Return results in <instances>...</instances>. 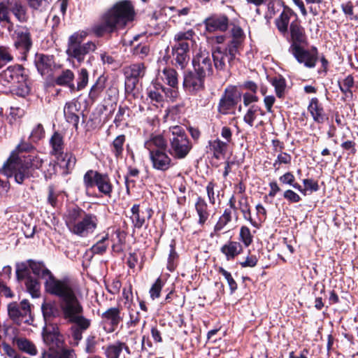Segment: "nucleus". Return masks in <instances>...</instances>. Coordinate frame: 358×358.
<instances>
[{
	"mask_svg": "<svg viewBox=\"0 0 358 358\" xmlns=\"http://www.w3.org/2000/svg\"><path fill=\"white\" fill-rule=\"evenodd\" d=\"M135 15L134 6L131 1H120L102 15L100 22L94 24L92 30L96 36L113 33L132 22Z\"/></svg>",
	"mask_w": 358,
	"mask_h": 358,
	"instance_id": "1",
	"label": "nucleus"
},
{
	"mask_svg": "<svg viewBox=\"0 0 358 358\" xmlns=\"http://www.w3.org/2000/svg\"><path fill=\"white\" fill-rule=\"evenodd\" d=\"M60 308L64 318L76 324L71 327V331L77 345L83 338V333L90 327L91 320L83 316V307L76 292L61 300Z\"/></svg>",
	"mask_w": 358,
	"mask_h": 358,
	"instance_id": "2",
	"label": "nucleus"
},
{
	"mask_svg": "<svg viewBox=\"0 0 358 358\" xmlns=\"http://www.w3.org/2000/svg\"><path fill=\"white\" fill-rule=\"evenodd\" d=\"M18 156L16 152H12L10 157L0 169V173L7 178L14 176L15 180L18 184H22L25 179L31 176V171L39 169L43 164V160L37 156L28 155L27 156Z\"/></svg>",
	"mask_w": 358,
	"mask_h": 358,
	"instance_id": "3",
	"label": "nucleus"
},
{
	"mask_svg": "<svg viewBox=\"0 0 358 358\" xmlns=\"http://www.w3.org/2000/svg\"><path fill=\"white\" fill-rule=\"evenodd\" d=\"M69 230L80 237H87L98 227L99 219L93 213H87L78 207L69 208L64 215Z\"/></svg>",
	"mask_w": 358,
	"mask_h": 358,
	"instance_id": "4",
	"label": "nucleus"
},
{
	"mask_svg": "<svg viewBox=\"0 0 358 358\" xmlns=\"http://www.w3.org/2000/svg\"><path fill=\"white\" fill-rule=\"evenodd\" d=\"M28 264L34 274L45 280V289L49 294L55 295L62 300L75 292V289L69 280H57L42 263L29 260Z\"/></svg>",
	"mask_w": 358,
	"mask_h": 358,
	"instance_id": "5",
	"label": "nucleus"
},
{
	"mask_svg": "<svg viewBox=\"0 0 358 358\" xmlns=\"http://www.w3.org/2000/svg\"><path fill=\"white\" fill-rule=\"evenodd\" d=\"M87 36V31H78L71 35L68 39L66 54L70 59H74L80 64L84 62L87 55L96 50V45L93 41L82 44Z\"/></svg>",
	"mask_w": 358,
	"mask_h": 358,
	"instance_id": "6",
	"label": "nucleus"
},
{
	"mask_svg": "<svg viewBox=\"0 0 358 358\" xmlns=\"http://www.w3.org/2000/svg\"><path fill=\"white\" fill-rule=\"evenodd\" d=\"M0 80L4 85H8L12 92L20 96H25L30 89L27 83L26 76L20 65L8 66L0 76Z\"/></svg>",
	"mask_w": 358,
	"mask_h": 358,
	"instance_id": "7",
	"label": "nucleus"
},
{
	"mask_svg": "<svg viewBox=\"0 0 358 358\" xmlns=\"http://www.w3.org/2000/svg\"><path fill=\"white\" fill-rule=\"evenodd\" d=\"M171 136L170 141V154L177 159H183L192 148L191 143L184 131L180 126L170 127Z\"/></svg>",
	"mask_w": 358,
	"mask_h": 358,
	"instance_id": "8",
	"label": "nucleus"
},
{
	"mask_svg": "<svg viewBox=\"0 0 358 358\" xmlns=\"http://www.w3.org/2000/svg\"><path fill=\"white\" fill-rule=\"evenodd\" d=\"M194 35L192 30L187 31H179L175 34L173 40L176 44L172 47V54L176 63L183 69L188 61L187 52L189 50V43L187 42L191 40Z\"/></svg>",
	"mask_w": 358,
	"mask_h": 358,
	"instance_id": "9",
	"label": "nucleus"
},
{
	"mask_svg": "<svg viewBox=\"0 0 358 358\" xmlns=\"http://www.w3.org/2000/svg\"><path fill=\"white\" fill-rule=\"evenodd\" d=\"M10 36L17 49L22 53L29 52L32 45V40L30 30L27 27L17 25L14 32L10 34Z\"/></svg>",
	"mask_w": 358,
	"mask_h": 358,
	"instance_id": "10",
	"label": "nucleus"
},
{
	"mask_svg": "<svg viewBox=\"0 0 358 358\" xmlns=\"http://www.w3.org/2000/svg\"><path fill=\"white\" fill-rule=\"evenodd\" d=\"M289 52L294 55L298 62L303 64L308 68H313L317 61V50L313 48L307 50L300 45H291Z\"/></svg>",
	"mask_w": 358,
	"mask_h": 358,
	"instance_id": "11",
	"label": "nucleus"
},
{
	"mask_svg": "<svg viewBox=\"0 0 358 358\" xmlns=\"http://www.w3.org/2000/svg\"><path fill=\"white\" fill-rule=\"evenodd\" d=\"M194 72L189 73L184 79V86L191 92H199L201 88V66L200 54L192 60Z\"/></svg>",
	"mask_w": 358,
	"mask_h": 358,
	"instance_id": "12",
	"label": "nucleus"
},
{
	"mask_svg": "<svg viewBox=\"0 0 358 358\" xmlns=\"http://www.w3.org/2000/svg\"><path fill=\"white\" fill-rule=\"evenodd\" d=\"M131 213L130 219L134 227L141 229L145 224L146 220L151 218L153 210L150 208L140 210V206L138 204H134L131 208Z\"/></svg>",
	"mask_w": 358,
	"mask_h": 358,
	"instance_id": "13",
	"label": "nucleus"
},
{
	"mask_svg": "<svg viewBox=\"0 0 358 358\" xmlns=\"http://www.w3.org/2000/svg\"><path fill=\"white\" fill-rule=\"evenodd\" d=\"M264 111L258 106H251L243 117V121L250 127H252L255 122L257 124L255 127L263 126L264 122L260 119L261 117L264 116Z\"/></svg>",
	"mask_w": 358,
	"mask_h": 358,
	"instance_id": "14",
	"label": "nucleus"
},
{
	"mask_svg": "<svg viewBox=\"0 0 358 358\" xmlns=\"http://www.w3.org/2000/svg\"><path fill=\"white\" fill-rule=\"evenodd\" d=\"M150 159L154 169L159 171H166L171 166V159L166 151H160L150 154Z\"/></svg>",
	"mask_w": 358,
	"mask_h": 358,
	"instance_id": "15",
	"label": "nucleus"
},
{
	"mask_svg": "<svg viewBox=\"0 0 358 358\" xmlns=\"http://www.w3.org/2000/svg\"><path fill=\"white\" fill-rule=\"evenodd\" d=\"M308 111L311 115L313 120L318 124H322L327 120L324 108L317 98L311 99L308 106Z\"/></svg>",
	"mask_w": 358,
	"mask_h": 358,
	"instance_id": "16",
	"label": "nucleus"
},
{
	"mask_svg": "<svg viewBox=\"0 0 358 358\" xmlns=\"http://www.w3.org/2000/svg\"><path fill=\"white\" fill-rule=\"evenodd\" d=\"M10 12L13 14L16 20L21 22H27L29 20L28 10L21 0L10 1Z\"/></svg>",
	"mask_w": 358,
	"mask_h": 358,
	"instance_id": "17",
	"label": "nucleus"
},
{
	"mask_svg": "<svg viewBox=\"0 0 358 358\" xmlns=\"http://www.w3.org/2000/svg\"><path fill=\"white\" fill-rule=\"evenodd\" d=\"M289 29L292 42L291 45L301 46V45L306 43V36L304 29L297 21L292 22L291 23Z\"/></svg>",
	"mask_w": 358,
	"mask_h": 358,
	"instance_id": "18",
	"label": "nucleus"
},
{
	"mask_svg": "<svg viewBox=\"0 0 358 358\" xmlns=\"http://www.w3.org/2000/svg\"><path fill=\"white\" fill-rule=\"evenodd\" d=\"M145 148L150 154L157 152L166 151L167 143L166 140L161 135L152 136L145 142Z\"/></svg>",
	"mask_w": 358,
	"mask_h": 358,
	"instance_id": "19",
	"label": "nucleus"
},
{
	"mask_svg": "<svg viewBox=\"0 0 358 358\" xmlns=\"http://www.w3.org/2000/svg\"><path fill=\"white\" fill-rule=\"evenodd\" d=\"M54 64L52 56L45 55H36L35 58V65L37 70L41 75L48 73Z\"/></svg>",
	"mask_w": 358,
	"mask_h": 358,
	"instance_id": "20",
	"label": "nucleus"
},
{
	"mask_svg": "<svg viewBox=\"0 0 358 358\" xmlns=\"http://www.w3.org/2000/svg\"><path fill=\"white\" fill-rule=\"evenodd\" d=\"M101 318L104 322L108 323L113 328L117 327L122 320L121 310L118 307L110 308L102 313Z\"/></svg>",
	"mask_w": 358,
	"mask_h": 358,
	"instance_id": "21",
	"label": "nucleus"
},
{
	"mask_svg": "<svg viewBox=\"0 0 358 358\" xmlns=\"http://www.w3.org/2000/svg\"><path fill=\"white\" fill-rule=\"evenodd\" d=\"M95 185L100 192L106 196H110L113 185L108 175L95 172Z\"/></svg>",
	"mask_w": 358,
	"mask_h": 358,
	"instance_id": "22",
	"label": "nucleus"
},
{
	"mask_svg": "<svg viewBox=\"0 0 358 358\" xmlns=\"http://www.w3.org/2000/svg\"><path fill=\"white\" fill-rule=\"evenodd\" d=\"M293 12L288 8H284L278 17L275 20V26L278 30L282 34L287 32L288 25Z\"/></svg>",
	"mask_w": 358,
	"mask_h": 358,
	"instance_id": "23",
	"label": "nucleus"
},
{
	"mask_svg": "<svg viewBox=\"0 0 358 358\" xmlns=\"http://www.w3.org/2000/svg\"><path fill=\"white\" fill-rule=\"evenodd\" d=\"M78 108L76 102L70 101L65 104L64 108V114L66 121L77 127L79 122V116L77 113Z\"/></svg>",
	"mask_w": 358,
	"mask_h": 358,
	"instance_id": "24",
	"label": "nucleus"
},
{
	"mask_svg": "<svg viewBox=\"0 0 358 358\" xmlns=\"http://www.w3.org/2000/svg\"><path fill=\"white\" fill-rule=\"evenodd\" d=\"M242 250V245L236 241H229L221 248V251L226 256L227 260L234 259Z\"/></svg>",
	"mask_w": 358,
	"mask_h": 358,
	"instance_id": "25",
	"label": "nucleus"
},
{
	"mask_svg": "<svg viewBox=\"0 0 358 358\" xmlns=\"http://www.w3.org/2000/svg\"><path fill=\"white\" fill-rule=\"evenodd\" d=\"M228 20L226 17H213L206 20V29L209 31H224L227 27Z\"/></svg>",
	"mask_w": 358,
	"mask_h": 358,
	"instance_id": "26",
	"label": "nucleus"
},
{
	"mask_svg": "<svg viewBox=\"0 0 358 358\" xmlns=\"http://www.w3.org/2000/svg\"><path fill=\"white\" fill-rule=\"evenodd\" d=\"M42 358H77L75 351L71 349H63L62 350L49 348L47 351L43 353Z\"/></svg>",
	"mask_w": 358,
	"mask_h": 358,
	"instance_id": "27",
	"label": "nucleus"
},
{
	"mask_svg": "<svg viewBox=\"0 0 358 358\" xmlns=\"http://www.w3.org/2000/svg\"><path fill=\"white\" fill-rule=\"evenodd\" d=\"M338 87L345 99H351L353 96L352 88L355 86L354 78L352 75L347 76L344 79L338 80Z\"/></svg>",
	"mask_w": 358,
	"mask_h": 358,
	"instance_id": "28",
	"label": "nucleus"
},
{
	"mask_svg": "<svg viewBox=\"0 0 358 358\" xmlns=\"http://www.w3.org/2000/svg\"><path fill=\"white\" fill-rule=\"evenodd\" d=\"M43 338L45 344L52 348L55 345L59 346L61 343L59 334L54 327H52L51 329L49 328L44 329Z\"/></svg>",
	"mask_w": 358,
	"mask_h": 358,
	"instance_id": "29",
	"label": "nucleus"
},
{
	"mask_svg": "<svg viewBox=\"0 0 358 358\" xmlns=\"http://www.w3.org/2000/svg\"><path fill=\"white\" fill-rule=\"evenodd\" d=\"M124 349L127 353H130L129 348L125 343L116 342L108 345L105 349V355L106 358H119L120 353Z\"/></svg>",
	"mask_w": 358,
	"mask_h": 358,
	"instance_id": "30",
	"label": "nucleus"
},
{
	"mask_svg": "<svg viewBox=\"0 0 358 358\" xmlns=\"http://www.w3.org/2000/svg\"><path fill=\"white\" fill-rule=\"evenodd\" d=\"M227 148V143L223 142L220 139L210 141L207 148L211 152L216 159H220L221 156L225 154Z\"/></svg>",
	"mask_w": 358,
	"mask_h": 358,
	"instance_id": "31",
	"label": "nucleus"
},
{
	"mask_svg": "<svg viewBox=\"0 0 358 358\" xmlns=\"http://www.w3.org/2000/svg\"><path fill=\"white\" fill-rule=\"evenodd\" d=\"M56 157L59 166L66 169V173L71 170L76 164V159L72 153L62 152Z\"/></svg>",
	"mask_w": 358,
	"mask_h": 358,
	"instance_id": "32",
	"label": "nucleus"
},
{
	"mask_svg": "<svg viewBox=\"0 0 358 358\" xmlns=\"http://www.w3.org/2000/svg\"><path fill=\"white\" fill-rule=\"evenodd\" d=\"M103 341V338H101L99 335L91 333L85 340V351L88 354L94 353L99 343Z\"/></svg>",
	"mask_w": 358,
	"mask_h": 358,
	"instance_id": "33",
	"label": "nucleus"
},
{
	"mask_svg": "<svg viewBox=\"0 0 358 358\" xmlns=\"http://www.w3.org/2000/svg\"><path fill=\"white\" fill-rule=\"evenodd\" d=\"M239 97H236L233 93L227 92L219 104V111L223 114L227 113L228 110L234 106Z\"/></svg>",
	"mask_w": 358,
	"mask_h": 358,
	"instance_id": "34",
	"label": "nucleus"
},
{
	"mask_svg": "<svg viewBox=\"0 0 358 358\" xmlns=\"http://www.w3.org/2000/svg\"><path fill=\"white\" fill-rule=\"evenodd\" d=\"M89 80V73L85 68H81L78 71L77 75V85L75 86L73 83L70 85V89L72 91H80L83 90L87 85Z\"/></svg>",
	"mask_w": 358,
	"mask_h": 358,
	"instance_id": "35",
	"label": "nucleus"
},
{
	"mask_svg": "<svg viewBox=\"0 0 358 358\" xmlns=\"http://www.w3.org/2000/svg\"><path fill=\"white\" fill-rule=\"evenodd\" d=\"M43 317L45 320L59 315L60 311L55 302H44L41 306Z\"/></svg>",
	"mask_w": 358,
	"mask_h": 358,
	"instance_id": "36",
	"label": "nucleus"
},
{
	"mask_svg": "<svg viewBox=\"0 0 358 358\" xmlns=\"http://www.w3.org/2000/svg\"><path fill=\"white\" fill-rule=\"evenodd\" d=\"M145 73V67L143 63L133 64L125 68V74L129 77L139 80Z\"/></svg>",
	"mask_w": 358,
	"mask_h": 358,
	"instance_id": "37",
	"label": "nucleus"
},
{
	"mask_svg": "<svg viewBox=\"0 0 358 358\" xmlns=\"http://www.w3.org/2000/svg\"><path fill=\"white\" fill-rule=\"evenodd\" d=\"M13 342L17 345L18 348L30 355H36L37 350L34 345L26 338H15Z\"/></svg>",
	"mask_w": 358,
	"mask_h": 358,
	"instance_id": "38",
	"label": "nucleus"
},
{
	"mask_svg": "<svg viewBox=\"0 0 358 358\" xmlns=\"http://www.w3.org/2000/svg\"><path fill=\"white\" fill-rule=\"evenodd\" d=\"M52 0H24L27 6L33 11L43 13L50 7Z\"/></svg>",
	"mask_w": 358,
	"mask_h": 358,
	"instance_id": "39",
	"label": "nucleus"
},
{
	"mask_svg": "<svg viewBox=\"0 0 358 358\" xmlns=\"http://www.w3.org/2000/svg\"><path fill=\"white\" fill-rule=\"evenodd\" d=\"M161 78L171 87L178 86V73L173 69L165 68L162 71V76H161Z\"/></svg>",
	"mask_w": 358,
	"mask_h": 358,
	"instance_id": "40",
	"label": "nucleus"
},
{
	"mask_svg": "<svg viewBox=\"0 0 358 358\" xmlns=\"http://www.w3.org/2000/svg\"><path fill=\"white\" fill-rule=\"evenodd\" d=\"M28 292L33 298H38L41 295V285L37 279L28 277L25 282Z\"/></svg>",
	"mask_w": 358,
	"mask_h": 358,
	"instance_id": "41",
	"label": "nucleus"
},
{
	"mask_svg": "<svg viewBox=\"0 0 358 358\" xmlns=\"http://www.w3.org/2000/svg\"><path fill=\"white\" fill-rule=\"evenodd\" d=\"M50 143L52 148V155L57 157L63 152V137L60 134L55 132L50 138Z\"/></svg>",
	"mask_w": 358,
	"mask_h": 358,
	"instance_id": "42",
	"label": "nucleus"
},
{
	"mask_svg": "<svg viewBox=\"0 0 358 358\" xmlns=\"http://www.w3.org/2000/svg\"><path fill=\"white\" fill-rule=\"evenodd\" d=\"M10 0H3L0 2V24L6 25V22H10V10L9 8Z\"/></svg>",
	"mask_w": 358,
	"mask_h": 358,
	"instance_id": "43",
	"label": "nucleus"
},
{
	"mask_svg": "<svg viewBox=\"0 0 358 358\" xmlns=\"http://www.w3.org/2000/svg\"><path fill=\"white\" fill-rule=\"evenodd\" d=\"M160 87H163V85L160 83H154L152 87H150L148 90L149 98L157 103H161L164 101V96L162 94L163 92L161 91Z\"/></svg>",
	"mask_w": 358,
	"mask_h": 358,
	"instance_id": "44",
	"label": "nucleus"
},
{
	"mask_svg": "<svg viewBox=\"0 0 358 358\" xmlns=\"http://www.w3.org/2000/svg\"><path fill=\"white\" fill-rule=\"evenodd\" d=\"M74 73L72 71L66 69L63 71L62 73L56 78L55 83L58 85H69L73 83Z\"/></svg>",
	"mask_w": 358,
	"mask_h": 358,
	"instance_id": "45",
	"label": "nucleus"
},
{
	"mask_svg": "<svg viewBox=\"0 0 358 358\" xmlns=\"http://www.w3.org/2000/svg\"><path fill=\"white\" fill-rule=\"evenodd\" d=\"M279 180L281 183L285 185H289L297 189L300 192H304V189H302L301 186L294 182L295 177L291 172H287L279 178Z\"/></svg>",
	"mask_w": 358,
	"mask_h": 358,
	"instance_id": "46",
	"label": "nucleus"
},
{
	"mask_svg": "<svg viewBox=\"0 0 358 358\" xmlns=\"http://www.w3.org/2000/svg\"><path fill=\"white\" fill-rule=\"evenodd\" d=\"M16 275L18 280L27 279L30 275V268L27 263H18L16 265Z\"/></svg>",
	"mask_w": 358,
	"mask_h": 358,
	"instance_id": "47",
	"label": "nucleus"
},
{
	"mask_svg": "<svg viewBox=\"0 0 358 358\" xmlns=\"http://www.w3.org/2000/svg\"><path fill=\"white\" fill-rule=\"evenodd\" d=\"M271 83L275 87L277 96L282 97L286 87L285 80L282 77H275L272 79Z\"/></svg>",
	"mask_w": 358,
	"mask_h": 358,
	"instance_id": "48",
	"label": "nucleus"
},
{
	"mask_svg": "<svg viewBox=\"0 0 358 358\" xmlns=\"http://www.w3.org/2000/svg\"><path fill=\"white\" fill-rule=\"evenodd\" d=\"M125 142L124 135H120L117 136L113 142V152L115 157H120L123 151V145Z\"/></svg>",
	"mask_w": 358,
	"mask_h": 358,
	"instance_id": "49",
	"label": "nucleus"
},
{
	"mask_svg": "<svg viewBox=\"0 0 358 358\" xmlns=\"http://www.w3.org/2000/svg\"><path fill=\"white\" fill-rule=\"evenodd\" d=\"M240 240L245 247H248L252 242V236L248 227L243 226L240 229Z\"/></svg>",
	"mask_w": 358,
	"mask_h": 358,
	"instance_id": "50",
	"label": "nucleus"
},
{
	"mask_svg": "<svg viewBox=\"0 0 358 358\" xmlns=\"http://www.w3.org/2000/svg\"><path fill=\"white\" fill-rule=\"evenodd\" d=\"M231 34L233 40L230 46L236 49L243 36V31L240 27L234 26L231 29Z\"/></svg>",
	"mask_w": 358,
	"mask_h": 358,
	"instance_id": "51",
	"label": "nucleus"
},
{
	"mask_svg": "<svg viewBox=\"0 0 358 358\" xmlns=\"http://www.w3.org/2000/svg\"><path fill=\"white\" fill-rule=\"evenodd\" d=\"M13 56L8 48L0 46V68L13 60Z\"/></svg>",
	"mask_w": 358,
	"mask_h": 358,
	"instance_id": "52",
	"label": "nucleus"
},
{
	"mask_svg": "<svg viewBox=\"0 0 358 358\" xmlns=\"http://www.w3.org/2000/svg\"><path fill=\"white\" fill-rule=\"evenodd\" d=\"M292 161V156L287 152H282V151L278 155L276 159L273 163V166L276 170L280 169L281 164H289Z\"/></svg>",
	"mask_w": 358,
	"mask_h": 358,
	"instance_id": "53",
	"label": "nucleus"
},
{
	"mask_svg": "<svg viewBox=\"0 0 358 358\" xmlns=\"http://www.w3.org/2000/svg\"><path fill=\"white\" fill-rule=\"evenodd\" d=\"M8 315L12 320L17 321L20 317H24L22 315L20 306L16 303H11L8 306Z\"/></svg>",
	"mask_w": 358,
	"mask_h": 358,
	"instance_id": "54",
	"label": "nucleus"
},
{
	"mask_svg": "<svg viewBox=\"0 0 358 358\" xmlns=\"http://www.w3.org/2000/svg\"><path fill=\"white\" fill-rule=\"evenodd\" d=\"M231 220V210L226 209L220 217L217 224L215 225L216 230H221Z\"/></svg>",
	"mask_w": 358,
	"mask_h": 358,
	"instance_id": "55",
	"label": "nucleus"
},
{
	"mask_svg": "<svg viewBox=\"0 0 358 358\" xmlns=\"http://www.w3.org/2000/svg\"><path fill=\"white\" fill-rule=\"evenodd\" d=\"M161 91H162L166 97L169 99V101L174 102L177 100V99L179 96V92L178 90V86L174 87H160Z\"/></svg>",
	"mask_w": 358,
	"mask_h": 358,
	"instance_id": "56",
	"label": "nucleus"
},
{
	"mask_svg": "<svg viewBox=\"0 0 358 358\" xmlns=\"http://www.w3.org/2000/svg\"><path fill=\"white\" fill-rule=\"evenodd\" d=\"M163 287L162 280L159 278L151 287L149 293L152 300L157 299L160 296V292Z\"/></svg>",
	"mask_w": 358,
	"mask_h": 358,
	"instance_id": "57",
	"label": "nucleus"
},
{
	"mask_svg": "<svg viewBox=\"0 0 358 358\" xmlns=\"http://www.w3.org/2000/svg\"><path fill=\"white\" fill-rule=\"evenodd\" d=\"M134 306H128L127 309L129 315V321L128 324L131 327L136 326L140 322V313L138 310L134 308Z\"/></svg>",
	"mask_w": 358,
	"mask_h": 358,
	"instance_id": "58",
	"label": "nucleus"
},
{
	"mask_svg": "<svg viewBox=\"0 0 358 358\" xmlns=\"http://www.w3.org/2000/svg\"><path fill=\"white\" fill-rule=\"evenodd\" d=\"M223 57L224 52L221 50V48H217L216 50L213 52V58L215 66L218 69H223Z\"/></svg>",
	"mask_w": 358,
	"mask_h": 358,
	"instance_id": "59",
	"label": "nucleus"
},
{
	"mask_svg": "<svg viewBox=\"0 0 358 358\" xmlns=\"http://www.w3.org/2000/svg\"><path fill=\"white\" fill-rule=\"evenodd\" d=\"M108 235L102 237L101 240H99L95 245L92 246V252L95 254H101L104 252L107 248V245L105 243V241L108 240Z\"/></svg>",
	"mask_w": 358,
	"mask_h": 358,
	"instance_id": "60",
	"label": "nucleus"
},
{
	"mask_svg": "<svg viewBox=\"0 0 358 358\" xmlns=\"http://www.w3.org/2000/svg\"><path fill=\"white\" fill-rule=\"evenodd\" d=\"M220 273L224 278V279L227 280L231 290L233 292L237 289V284L236 281L232 278L231 273L226 271L225 269L220 268Z\"/></svg>",
	"mask_w": 358,
	"mask_h": 358,
	"instance_id": "61",
	"label": "nucleus"
},
{
	"mask_svg": "<svg viewBox=\"0 0 358 358\" xmlns=\"http://www.w3.org/2000/svg\"><path fill=\"white\" fill-rule=\"evenodd\" d=\"M44 136V129L41 124L36 125L30 134V138L32 141L36 142L41 139Z\"/></svg>",
	"mask_w": 358,
	"mask_h": 358,
	"instance_id": "62",
	"label": "nucleus"
},
{
	"mask_svg": "<svg viewBox=\"0 0 358 358\" xmlns=\"http://www.w3.org/2000/svg\"><path fill=\"white\" fill-rule=\"evenodd\" d=\"M83 181L86 188L92 187L95 185V172L90 170L86 172Z\"/></svg>",
	"mask_w": 358,
	"mask_h": 358,
	"instance_id": "63",
	"label": "nucleus"
},
{
	"mask_svg": "<svg viewBox=\"0 0 358 358\" xmlns=\"http://www.w3.org/2000/svg\"><path fill=\"white\" fill-rule=\"evenodd\" d=\"M150 52V48L146 45L139 44L134 48V54L140 58L145 57Z\"/></svg>",
	"mask_w": 358,
	"mask_h": 358,
	"instance_id": "64",
	"label": "nucleus"
}]
</instances>
